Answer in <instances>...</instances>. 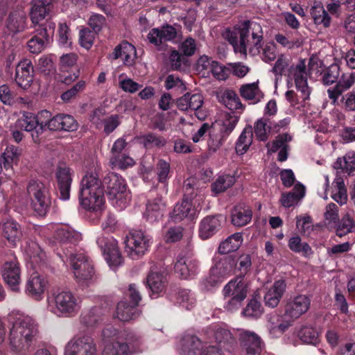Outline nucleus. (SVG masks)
Returning <instances> with one entry per match:
<instances>
[{"label": "nucleus", "instance_id": "obj_1", "mask_svg": "<svg viewBox=\"0 0 355 355\" xmlns=\"http://www.w3.org/2000/svg\"><path fill=\"white\" fill-rule=\"evenodd\" d=\"M104 188L112 203L123 209L130 200L125 180L115 173L107 174L101 182L96 173H87L81 180L80 201L81 205L92 211H101L105 203Z\"/></svg>", "mask_w": 355, "mask_h": 355}, {"label": "nucleus", "instance_id": "obj_2", "mask_svg": "<svg viewBox=\"0 0 355 355\" xmlns=\"http://www.w3.org/2000/svg\"><path fill=\"white\" fill-rule=\"evenodd\" d=\"M38 334L35 320L28 315H19L12 322L9 332V346L16 355H26Z\"/></svg>", "mask_w": 355, "mask_h": 355}, {"label": "nucleus", "instance_id": "obj_3", "mask_svg": "<svg viewBox=\"0 0 355 355\" xmlns=\"http://www.w3.org/2000/svg\"><path fill=\"white\" fill-rule=\"evenodd\" d=\"M103 337L104 347L102 355H130L132 352L141 351L140 337L132 335L124 342L119 336L117 330L112 327H107L103 330Z\"/></svg>", "mask_w": 355, "mask_h": 355}, {"label": "nucleus", "instance_id": "obj_4", "mask_svg": "<svg viewBox=\"0 0 355 355\" xmlns=\"http://www.w3.org/2000/svg\"><path fill=\"white\" fill-rule=\"evenodd\" d=\"M48 309L59 317H71L80 309L77 297L70 291H60L53 293L48 297Z\"/></svg>", "mask_w": 355, "mask_h": 355}, {"label": "nucleus", "instance_id": "obj_5", "mask_svg": "<svg viewBox=\"0 0 355 355\" xmlns=\"http://www.w3.org/2000/svg\"><path fill=\"white\" fill-rule=\"evenodd\" d=\"M64 254L71 265L76 279L82 284H88L94 278V271L92 264L83 253H76L71 246L67 249Z\"/></svg>", "mask_w": 355, "mask_h": 355}, {"label": "nucleus", "instance_id": "obj_6", "mask_svg": "<svg viewBox=\"0 0 355 355\" xmlns=\"http://www.w3.org/2000/svg\"><path fill=\"white\" fill-rule=\"evenodd\" d=\"M26 190L34 211L40 216L45 215L51 204L46 186L39 180H31L27 184Z\"/></svg>", "mask_w": 355, "mask_h": 355}, {"label": "nucleus", "instance_id": "obj_7", "mask_svg": "<svg viewBox=\"0 0 355 355\" xmlns=\"http://www.w3.org/2000/svg\"><path fill=\"white\" fill-rule=\"evenodd\" d=\"M150 238L141 230H132L125 241V252L132 259L143 256L148 250Z\"/></svg>", "mask_w": 355, "mask_h": 355}, {"label": "nucleus", "instance_id": "obj_8", "mask_svg": "<svg viewBox=\"0 0 355 355\" xmlns=\"http://www.w3.org/2000/svg\"><path fill=\"white\" fill-rule=\"evenodd\" d=\"M235 265V260L232 257H225L216 261L204 282L205 287L209 289L221 282L230 275Z\"/></svg>", "mask_w": 355, "mask_h": 355}, {"label": "nucleus", "instance_id": "obj_9", "mask_svg": "<svg viewBox=\"0 0 355 355\" xmlns=\"http://www.w3.org/2000/svg\"><path fill=\"white\" fill-rule=\"evenodd\" d=\"M55 28V24L51 21L39 26L34 35L27 42L29 51L37 54L44 51L51 40Z\"/></svg>", "mask_w": 355, "mask_h": 355}, {"label": "nucleus", "instance_id": "obj_10", "mask_svg": "<svg viewBox=\"0 0 355 355\" xmlns=\"http://www.w3.org/2000/svg\"><path fill=\"white\" fill-rule=\"evenodd\" d=\"M64 355H96L94 339L87 334H78L66 345Z\"/></svg>", "mask_w": 355, "mask_h": 355}, {"label": "nucleus", "instance_id": "obj_11", "mask_svg": "<svg viewBox=\"0 0 355 355\" xmlns=\"http://www.w3.org/2000/svg\"><path fill=\"white\" fill-rule=\"evenodd\" d=\"M199 205L198 200L193 202L189 198H184L180 203H178L170 213V218L175 223H178L184 219L193 220L198 216L200 209L196 207Z\"/></svg>", "mask_w": 355, "mask_h": 355}, {"label": "nucleus", "instance_id": "obj_12", "mask_svg": "<svg viewBox=\"0 0 355 355\" xmlns=\"http://www.w3.org/2000/svg\"><path fill=\"white\" fill-rule=\"evenodd\" d=\"M2 277L10 289L15 292L19 291L21 270L19 262L15 257L6 260L1 268Z\"/></svg>", "mask_w": 355, "mask_h": 355}, {"label": "nucleus", "instance_id": "obj_13", "mask_svg": "<svg viewBox=\"0 0 355 355\" xmlns=\"http://www.w3.org/2000/svg\"><path fill=\"white\" fill-rule=\"evenodd\" d=\"M17 127L31 132L35 143L40 141V135L44 130V122H40L37 117L30 112H24L23 116L17 121Z\"/></svg>", "mask_w": 355, "mask_h": 355}, {"label": "nucleus", "instance_id": "obj_14", "mask_svg": "<svg viewBox=\"0 0 355 355\" xmlns=\"http://www.w3.org/2000/svg\"><path fill=\"white\" fill-rule=\"evenodd\" d=\"M311 306V299L306 295H297L288 300L285 305V315L292 319H297L308 311Z\"/></svg>", "mask_w": 355, "mask_h": 355}, {"label": "nucleus", "instance_id": "obj_15", "mask_svg": "<svg viewBox=\"0 0 355 355\" xmlns=\"http://www.w3.org/2000/svg\"><path fill=\"white\" fill-rule=\"evenodd\" d=\"M289 75L293 76L295 80V87L302 93L304 101L308 99L310 95L307 83V76L305 62L300 60L296 65H291L288 69Z\"/></svg>", "mask_w": 355, "mask_h": 355}, {"label": "nucleus", "instance_id": "obj_16", "mask_svg": "<svg viewBox=\"0 0 355 355\" xmlns=\"http://www.w3.org/2000/svg\"><path fill=\"white\" fill-rule=\"evenodd\" d=\"M96 242L102 249L105 258L110 266L116 267L121 264L122 257L116 240L100 237Z\"/></svg>", "mask_w": 355, "mask_h": 355}, {"label": "nucleus", "instance_id": "obj_17", "mask_svg": "<svg viewBox=\"0 0 355 355\" xmlns=\"http://www.w3.org/2000/svg\"><path fill=\"white\" fill-rule=\"evenodd\" d=\"M176 35L175 28L171 25H166L151 29L147 35V39L150 44L158 49H161L163 43L173 40Z\"/></svg>", "mask_w": 355, "mask_h": 355}, {"label": "nucleus", "instance_id": "obj_18", "mask_svg": "<svg viewBox=\"0 0 355 355\" xmlns=\"http://www.w3.org/2000/svg\"><path fill=\"white\" fill-rule=\"evenodd\" d=\"M55 177L59 198L63 200H69L72 182L70 168L64 165L59 166L55 173Z\"/></svg>", "mask_w": 355, "mask_h": 355}, {"label": "nucleus", "instance_id": "obj_19", "mask_svg": "<svg viewBox=\"0 0 355 355\" xmlns=\"http://www.w3.org/2000/svg\"><path fill=\"white\" fill-rule=\"evenodd\" d=\"M225 217L223 215L208 216L205 217L199 225V236L202 239H207L215 234L222 227Z\"/></svg>", "mask_w": 355, "mask_h": 355}, {"label": "nucleus", "instance_id": "obj_20", "mask_svg": "<svg viewBox=\"0 0 355 355\" xmlns=\"http://www.w3.org/2000/svg\"><path fill=\"white\" fill-rule=\"evenodd\" d=\"M198 261L191 257L179 256L175 264V272L182 279L194 276L198 270Z\"/></svg>", "mask_w": 355, "mask_h": 355}, {"label": "nucleus", "instance_id": "obj_21", "mask_svg": "<svg viewBox=\"0 0 355 355\" xmlns=\"http://www.w3.org/2000/svg\"><path fill=\"white\" fill-rule=\"evenodd\" d=\"M33 67L29 60L21 61L17 66L15 81L23 89L28 88L33 80Z\"/></svg>", "mask_w": 355, "mask_h": 355}, {"label": "nucleus", "instance_id": "obj_22", "mask_svg": "<svg viewBox=\"0 0 355 355\" xmlns=\"http://www.w3.org/2000/svg\"><path fill=\"white\" fill-rule=\"evenodd\" d=\"M21 154V149L13 145L8 146L2 153L0 159L3 162L6 178H10L13 174L12 164L18 162Z\"/></svg>", "mask_w": 355, "mask_h": 355}, {"label": "nucleus", "instance_id": "obj_23", "mask_svg": "<svg viewBox=\"0 0 355 355\" xmlns=\"http://www.w3.org/2000/svg\"><path fill=\"white\" fill-rule=\"evenodd\" d=\"M46 284V279L37 272H34L27 280L26 292L28 295L39 299L44 293Z\"/></svg>", "mask_w": 355, "mask_h": 355}, {"label": "nucleus", "instance_id": "obj_24", "mask_svg": "<svg viewBox=\"0 0 355 355\" xmlns=\"http://www.w3.org/2000/svg\"><path fill=\"white\" fill-rule=\"evenodd\" d=\"M250 35L252 37V43L254 44V48L250 49V52L251 53L254 50L259 52L261 42L262 40L261 27L256 22L245 20V56L247 55V48L250 43Z\"/></svg>", "mask_w": 355, "mask_h": 355}, {"label": "nucleus", "instance_id": "obj_25", "mask_svg": "<svg viewBox=\"0 0 355 355\" xmlns=\"http://www.w3.org/2000/svg\"><path fill=\"white\" fill-rule=\"evenodd\" d=\"M31 6L30 17L34 24H38L44 20L52 7L51 0H33Z\"/></svg>", "mask_w": 355, "mask_h": 355}, {"label": "nucleus", "instance_id": "obj_26", "mask_svg": "<svg viewBox=\"0 0 355 355\" xmlns=\"http://www.w3.org/2000/svg\"><path fill=\"white\" fill-rule=\"evenodd\" d=\"M114 58H121L123 64L126 66H132L137 58V51L135 47L128 42H123L114 49Z\"/></svg>", "mask_w": 355, "mask_h": 355}, {"label": "nucleus", "instance_id": "obj_27", "mask_svg": "<svg viewBox=\"0 0 355 355\" xmlns=\"http://www.w3.org/2000/svg\"><path fill=\"white\" fill-rule=\"evenodd\" d=\"M286 288V282L284 279H279L274 282L272 286L264 295L265 304L267 306L275 308L282 299Z\"/></svg>", "mask_w": 355, "mask_h": 355}, {"label": "nucleus", "instance_id": "obj_28", "mask_svg": "<svg viewBox=\"0 0 355 355\" xmlns=\"http://www.w3.org/2000/svg\"><path fill=\"white\" fill-rule=\"evenodd\" d=\"M204 98L199 93H187L177 100L176 105L182 111H198L203 105Z\"/></svg>", "mask_w": 355, "mask_h": 355}, {"label": "nucleus", "instance_id": "obj_29", "mask_svg": "<svg viewBox=\"0 0 355 355\" xmlns=\"http://www.w3.org/2000/svg\"><path fill=\"white\" fill-rule=\"evenodd\" d=\"M26 15L21 9L10 12L6 20V26L8 30L12 33L22 32L26 27Z\"/></svg>", "mask_w": 355, "mask_h": 355}, {"label": "nucleus", "instance_id": "obj_30", "mask_svg": "<svg viewBox=\"0 0 355 355\" xmlns=\"http://www.w3.org/2000/svg\"><path fill=\"white\" fill-rule=\"evenodd\" d=\"M146 282L150 291V296L155 298L165 290L166 277L164 272L151 271L147 277Z\"/></svg>", "mask_w": 355, "mask_h": 355}, {"label": "nucleus", "instance_id": "obj_31", "mask_svg": "<svg viewBox=\"0 0 355 355\" xmlns=\"http://www.w3.org/2000/svg\"><path fill=\"white\" fill-rule=\"evenodd\" d=\"M225 39L232 45L236 53H244V24L236 25L231 30H227Z\"/></svg>", "mask_w": 355, "mask_h": 355}, {"label": "nucleus", "instance_id": "obj_32", "mask_svg": "<svg viewBox=\"0 0 355 355\" xmlns=\"http://www.w3.org/2000/svg\"><path fill=\"white\" fill-rule=\"evenodd\" d=\"M165 207L166 203L162 197L148 200L144 216L150 223L157 221L162 218Z\"/></svg>", "mask_w": 355, "mask_h": 355}, {"label": "nucleus", "instance_id": "obj_33", "mask_svg": "<svg viewBox=\"0 0 355 355\" xmlns=\"http://www.w3.org/2000/svg\"><path fill=\"white\" fill-rule=\"evenodd\" d=\"M202 343L199 338L193 335L184 336L180 343L181 355H202Z\"/></svg>", "mask_w": 355, "mask_h": 355}, {"label": "nucleus", "instance_id": "obj_34", "mask_svg": "<svg viewBox=\"0 0 355 355\" xmlns=\"http://www.w3.org/2000/svg\"><path fill=\"white\" fill-rule=\"evenodd\" d=\"M305 195V187L301 183L295 185L293 191L283 192L279 202L285 208L293 207Z\"/></svg>", "mask_w": 355, "mask_h": 355}, {"label": "nucleus", "instance_id": "obj_35", "mask_svg": "<svg viewBox=\"0 0 355 355\" xmlns=\"http://www.w3.org/2000/svg\"><path fill=\"white\" fill-rule=\"evenodd\" d=\"M25 252L33 266H41L44 263L46 255L37 243L29 242L25 248Z\"/></svg>", "mask_w": 355, "mask_h": 355}, {"label": "nucleus", "instance_id": "obj_36", "mask_svg": "<svg viewBox=\"0 0 355 355\" xmlns=\"http://www.w3.org/2000/svg\"><path fill=\"white\" fill-rule=\"evenodd\" d=\"M243 241L242 232L233 234L220 243L218 249V252L222 254H226L234 252L240 248Z\"/></svg>", "mask_w": 355, "mask_h": 355}, {"label": "nucleus", "instance_id": "obj_37", "mask_svg": "<svg viewBox=\"0 0 355 355\" xmlns=\"http://www.w3.org/2000/svg\"><path fill=\"white\" fill-rule=\"evenodd\" d=\"M310 13L315 24L327 28L331 25V18L321 3H315L311 7Z\"/></svg>", "mask_w": 355, "mask_h": 355}, {"label": "nucleus", "instance_id": "obj_38", "mask_svg": "<svg viewBox=\"0 0 355 355\" xmlns=\"http://www.w3.org/2000/svg\"><path fill=\"white\" fill-rule=\"evenodd\" d=\"M136 307L131 304H128L126 301L121 300L117 304L116 317L123 322L133 320L139 315Z\"/></svg>", "mask_w": 355, "mask_h": 355}, {"label": "nucleus", "instance_id": "obj_39", "mask_svg": "<svg viewBox=\"0 0 355 355\" xmlns=\"http://www.w3.org/2000/svg\"><path fill=\"white\" fill-rule=\"evenodd\" d=\"M78 238L79 235L69 230V227H58L54 233V239L58 243L62 244H67L68 243H70L68 249L70 250V246H71L73 252L75 251L72 244H73V243L76 242ZM67 248H64L63 252L64 251L67 252Z\"/></svg>", "mask_w": 355, "mask_h": 355}, {"label": "nucleus", "instance_id": "obj_40", "mask_svg": "<svg viewBox=\"0 0 355 355\" xmlns=\"http://www.w3.org/2000/svg\"><path fill=\"white\" fill-rule=\"evenodd\" d=\"M262 341L256 334L245 331V354L247 355H260L262 352Z\"/></svg>", "mask_w": 355, "mask_h": 355}, {"label": "nucleus", "instance_id": "obj_41", "mask_svg": "<svg viewBox=\"0 0 355 355\" xmlns=\"http://www.w3.org/2000/svg\"><path fill=\"white\" fill-rule=\"evenodd\" d=\"M103 313L100 306H95L81 314L80 322L86 327H94L102 320Z\"/></svg>", "mask_w": 355, "mask_h": 355}, {"label": "nucleus", "instance_id": "obj_42", "mask_svg": "<svg viewBox=\"0 0 355 355\" xmlns=\"http://www.w3.org/2000/svg\"><path fill=\"white\" fill-rule=\"evenodd\" d=\"M225 296L236 295L244 297V277L237 276L234 280L230 281L223 289Z\"/></svg>", "mask_w": 355, "mask_h": 355}, {"label": "nucleus", "instance_id": "obj_43", "mask_svg": "<svg viewBox=\"0 0 355 355\" xmlns=\"http://www.w3.org/2000/svg\"><path fill=\"white\" fill-rule=\"evenodd\" d=\"M288 246L292 252L302 253L304 257H307L313 252L310 245L306 242L302 243L298 235L292 236L288 240Z\"/></svg>", "mask_w": 355, "mask_h": 355}, {"label": "nucleus", "instance_id": "obj_44", "mask_svg": "<svg viewBox=\"0 0 355 355\" xmlns=\"http://www.w3.org/2000/svg\"><path fill=\"white\" fill-rule=\"evenodd\" d=\"M2 231L4 236L10 243H15L20 236L19 225L13 220H8L2 225Z\"/></svg>", "mask_w": 355, "mask_h": 355}, {"label": "nucleus", "instance_id": "obj_45", "mask_svg": "<svg viewBox=\"0 0 355 355\" xmlns=\"http://www.w3.org/2000/svg\"><path fill=\"white\" fill-rule=\"evenodd\" d=\"M170 171V164L162 159H159L156 164V175L158 182L164 184V189L166 193L167 192V180L169 178Z\"/></svg>", "mask_w": 355, "mask_h": 355}, {"label": "nucleus", "instance_id": "obj_46", "mask_svg": "<svg viewBox=\"0 0 355 355\" xmlns=\"http://www.w3.org/2000/svg\"><path fill=\"white\" fill-rule=\"evenodd\" d=\"M220 101L230 110H236L242 107V103L234 91L226 90L220 98Z\"/></svg>", "mask_w": 355, "mask_h": 355}, {"label": "nucleus", "instance_id": "obj_47", "mask_svg": "<svg viewBox=\"0 0 355 355\" xmlns=\"http://www.w3.org/2000/svg\"><path fill=\"white\" fill-rule=\"evenodd\" d=\"M235 182L234 176L224 175L219 176L211 184V191L218 194L224 192L229 187L233 185Z\"/></svg>", "mask_w": 355, "mask_h": 355}, {"label": "nucleus", "instance_id": "obj_48", "mask_svg": "<svg viewBox=\"0 0 355 355\" xmlns=\"http://www.w3.org/2000/svg\"><path fill=\"white\" fill-rule=\"evenodd\" d=\"M260 297L259 300L257 299V295L252 297L245 306V318L252 319H258L261 317L263 312V308L260 302Z\"/></svg>", "mask_w": 355, "mask_h": 355}, {"label": "nucleus", "instance_id": "obj_49", "mask_svg": "<svg viewBox=\"0 0 355 355\" xmlns=\"http://www.w3.org/2000/svg\"><path fill=\"white\" fill-rule=\"evenodd\" d=\"M263 94L259 87V80L245 84V101H250V104H256L261 101Z\"/></svg>", "mask_w": 355, "mask_h": 355}, {"label": "nucleus", "instance_id": "obj_50", "mask_svg": "<svg viewBox=\"0 0 355 355\" xmlns=\"http://www.w3.org/2000/svg\"><path fill=\"white\" fill-rule=\"evenodd\" d=\"M333 184L336 192L333 191L332 198L340 205L345 204L347 196L344 181L342 179H338L334 182Z\"/></svg>", "mask_w": 355, "mask_h": 355}, {"label": "nucleus", "instance_id": "obj_51", "mask_svg": "<svg viewBox=\"0 0 355 355\" xmlns=\"http://www.w3.org/2000/svg\"><path fill=\"white\" fill-rule=\"evenodd\" d=\"M178 302L183 308L190 310L195 306L196 304V297L189 290H181L178 293Z\"/></svg>", "mask_w": 355, "mask_h": 355}, {"label": "nucleus", "instance_id": "obj_52", "mask_svg": "<svg viewBox=\"0 0 355 355\" xmlns=\"http://www.w3.org/2000/svg\"><path fill=\"white\" fill-rule=\"evenodd\" d=\"M300 340L305 343L315 345L319 342L316 329L310 327H303L298 334Z\"/></svg>", "mask_w": 355, "mask_h": 355}, {"label": "nucleus", "instance_id": "obj_53", "mask_svg": "<svg viewBox=\"0 0 355 355\" xmlns=\"http://www.w3.org/2000/svg\"><path fill=\"white\" fill-rule=\"evenodd\" d=\"M340 75V67L337 64H332L327 67L322 76V83L324 85H329L336 83Z\"/></svg>", "mask_w": 355, "mask_h": 355}, {"label": "nucleus", "instance_id": "obj_54", "mask_svg": "<svg viewBox=\"0 0 355 355\" xmlns=\"http://www.w3.org/2000/svg\"><path fill=\"white\" fill-rule=\"evenodd\" d=\"M210 333L213 334L215 342L223 346L226 343H230L233 339L231 333L224 328H217L211 330Z\"/></svg>", "mask_w": 355, "mask_h": 355}, {"label": "nucleus", "instance_id": "obj_55", "mask_svg": "<svg viewBox=\"0 0 355 355\" xmlns=\"http://www.w3.org/2000/svg\"><path fill=\"white\" fill-rule=\"evenodd\" d=\"M106 111L103 107H97L93 110L89 114V121L97 129L102 128L105 119Z\"/></svg>", "mask_w": 355, "mask_h": 355}, {"label": "nucleus", "instance_id": "obj_56", "mask_svg": "<svg viewBox=\"0 0 355 355\" xmlns=\"http://www.w3.org/2000/svg\"><path fill=\"white\" fill-rule=\"evenodd\" d=\"M127 146V142L123 138L117 139L113 144L110 150V162L116 163L119 160V156L124 154L123 150Z\"/></svg>", "mask_w": 355, "mask_h": 355}, {"label": "nucleus", "instance_id": "obj_57", "mask_svg": "<svg viewBox=\"0 0 355 355\" xmlns=\"http://www.w3.org/2000/svg\"><path fill=\"white\" fill-rule=\"evenodd\" d=\"M86 86V83L84 80H79L71 88L64 92L61 95V98L64 102H69L74 98L79 93L83 92Z\"/></svg>", "mask_w": 355, "mask_h": 355}, {"label": "nucleus", "instance_id": "obj_58", "mask_svg": "<svg viewBox=\"0 0 355 355\" xmlns=\"http://www.w3.org/2000/svg\"><path fill=\"white\" fill-rule=\"evenodd\" d=\"M231 221L232 225L236 227L244 225V206L243 205H236L232 209Z\"/></svg>", "mask_w": 355, "mask_h": 355}, {"label": "nucleus", "instance_id": "obj_59", "mask_svg": "<svg viewBox=\"0 0 355 355\" xmlns=\"http://www.w3.org/2000/svg\"><path fill=\"white\" fill-rule=\"evenodd\" d=\"M95 33L88 28L82 29L79 33V42L81 46L89 49L92 47Z\"/></svg>", "mask_w": 355, "mask_h": 355}, {"label": "nucleus", "instance_id": "obj_60", "mask_svg": "<svg viewBox=\"0 0 355 355\" xmlns=\"http://www.w3.org/2000/svg\"><path fill=\"white\" fill-rule=\"evenodd\" d=\"M338 167L345 170L349 174H352L355 171V155L346 156L343 160L338 158L336 162Z\"/></svg>", "mask_w": 355, "mask_h": 355}, {"label": "nucleus", "instance_id": "obj_61", "mask_svg": "<svg viewBox=\"0 0 355 355\" xmlns=\"http://www.w3.org/2000/svg\"><path fill=\"white\" fill-rule=\"evenodd\" d=\"M121 123L120 117L118 114H112L108 118H105L103 124V131L105 134L109 135Z\"/></svg>", "mask_w": 355, "mask_h": 355}, {"label": "nucleus", "instance_id": "obj_62", "mask_svg": "<svg viewBox=\"0 0 355 355\" xmlns=\"http://www.w3.org/2000/svg\"><path fill=\"white\" fill-rule=\"evenodd\" d=\"M288 67V60L283 54H282L277 58L271 71L276 76H282Z\"/></svg>", "mask_w": 355, "mask_h": 355}, {"label": "nucleus", "instance_id": "obj_63", "mask_svg": "<svg viewBox=\"0 0 355 355\" xmlns=\"http://www.w3.org/2000/svg\"><path fill=\"white\" fill-rule=\"evenodd\" d=\"M61 130L73 131L76 130L78 123L73 116L67 114H60Z\"/></svg>", "mask_w": 355, "mask_h": 355}, {"label": "nucleus", "instance_id": "obj_64", "mask_svg": "<svg viewBox=\"0 0 355 355\" xmlns=\"http://www.w3.org/2000/svg\"><path fill=\"white\" fill-rule=\"evenodd\" d=\"M105 24V18L102 15L92 14L88 19V24L94 33L99 32Z\"/></svg>", "mask_w": 355, "mask_h": 355}]
</instances>
